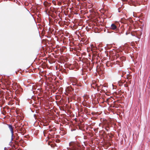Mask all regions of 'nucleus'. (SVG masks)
<instances>
[{
	"mask_svg": "<svg viewBox=\"0 0 150 150\" xmlns=\"http://www.w3.org/2000/svg\"><path fill=\"white\" fill-rule=\"evenodd\" d=\"M69 147L67 148L68 150H79L80 144L77 141H71L69 144Z\"/></svg>",
	"mask_w": 150,
	"mask_h": 150,
	"instance_id": "obj_1",
	"label": "nucleus"
},
{
	"mask_svg": "<svg viewBox=\"0 0 150 150\" xmlns=\"http://www.w3.org/2000/svg\"><path fill=\"white\" fill-rule=\"evenodd\" d=\"M117 28V26L114 24H112L111 25V26L110 28V29L113 30H115V29H116Z\"/></svg>",
	"mask_w": 150,
	"mask_h": 150,
	"instance_id": "obj_2",
	"label": "nucleus"
},
{
	"mask_svg": "<svg viewBox=\"0 0 150 150\" xmlns=\"http://www.w3.org/2000/svg\"><path fill=\"white\" fill-rule=\"evenodd\" d=\"M7 125L8 126V127L11 132V134H13V132L12 126L10 125Z\"/></svg>",
	"mask_w": 150,
	"mask_h": 150,
	"instance_id": "obj_3",
	"label": "nucleus"
},
{
	"mask_svg": "<svg viewBox=\"0 0 150 150\" xmlns=\"http://www.w3.org/2000/svg\"><path fill=\"white\" fill-rule=\"evenodd\" d=\"M1 94L2 95H3L5 93V91H2L1 90Z\"/></svg>",
	"mask_w": 150,
	"mask_h": 150,
	"instance_id": "obj_4",
	"label": "nucleus"
},
{
	"mask_svg": "<svg viewBox=\"0 0 150 150\" xmlns=\"http://www.w3.org/2000/svg\"><path fill=\"white\" fill-rule=\"evenodd\" d=\"M13 134H11V140L12 141L13 139Z\"/></svg>",
	"mask_w": 150,
	"mask_h": 150,
	"instance_id": "obj_5",
	"label": "nucleus"
},
{
	"mask_svg": "<svg viewBox=\"0 0 150 150\" xmlns=\"http://www.w3.org/2000/svg\"><path fill=\"white\" fill-rule=\"evenodd\" d=\"M4 150H8L7 148L6 147H5L4 148Z\"/></svg>",
	"mask_w": 150,
	"mask_h": 150,
	"instance_id": "obj_6",
	"label": "nucleus"
},
{
	"mask_svg": "<svg viewBox=\"0 0 150 150\" xmlns=\"http://www.w3.org/2000/svg\"><path fill=\"white\" fill-rule=\"evenodd\" d=\"M2 97L1 96V98H0V99H1H1H2Z\"/></svg>",
	"mask_w": 150,
	"mask_h": 150,
	"instance_id": "obj_7",
	"label": "nucleus"
},
{
	"mask_svg": "<svg viewBox=\"0 0 150 150\" xmlns=\"http://www.w3.org/2000/svg\"><path fill=\"white\" fill-rule=\"evenodd\" d=\"M128 34V33H127V32H126V35H127V34Z\"/></svg>",
	"mask_w": 150,
	"mask_h": 150,
	"instance_id": "obj_8",
	"label": "nucleus"
},
{
	"mask_svg": "<svg viewBox=\"0 0 150 150\" xmlns=\"http://www.w3.org/2000/svg\"><path fill=\"white\" fill-rule=\"evenodd\" d=\"M51 147H53V146H52V145H51Z\"/></svg>",
	"mask_w": 150,
	"mask_h": 150,
	"instance_id": "obj_9",
	"label": "nucleus"
},
{
	"mask_svg": "<svg viewBox=\"0 0 150 150\" xmlns=\"http://www.w3.org/2000/svg\"><path fill=\"white\" fill-rule=\"evenodd\" d=\"M0 82H2V81H1V80Z\"/></svg>",
	"mask_w": 150,
	"mask_h": 150,
	"instance_id": "obj_10",
	"label": "nucleus"
},
{
	"mask_svg": "<svg viewBox=\"0 0 150 150\" xmlns=\"http://www.w3.org/2000/svg\"><path fill=\"white\" fill-rule=\"evenodd\" d=\"M1 113H2V114H3V113L2 112Z\"/></svg>",
	"mask_w": 150,
	"mask_h": 150,
	"instance_id": "obj_11",
	"label": "nucleus"
}]
</instances>
